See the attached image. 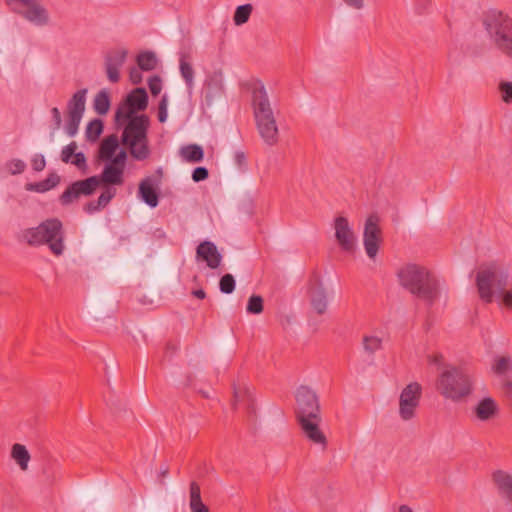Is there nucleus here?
<instances>
[{"label":"nucleus","instance_id":"nucleus-43","mask_svg":"<svg viewBox=\"0 0 512 512\" xmlns=\"http://www.w3.org/2000/svg\"><path fill=\"white\" fill-rule=\"evenodd\" d=\"M114 195H115L114 189H108L105 192H103L98 198V201H97L98 206L100 208L105 207L109 203V201L114 197Z\"/></svg>","mask_w":512,"mask_h":512},{"label":"nucleus","instance_id":"nucleus-36","mask_svg":"<svg viewBox=\"0 0 512 512\" xmlns=\"http://www.w3.org/2000/svg\"><path fill=\"white\" fill-rule=\"evenodd\" d=\"M499 90L501 92V99L506 104L512 103V82L501 81L499 83Z\"/></svg>","mask_w":512,"mask_h":512},{"label":"nucleus","instance_id":"nucleus-41","mask_svg":"<svg viewBox=\"0 0 512 512\" xmlns=\"http://www.w3.org/2000/svg\"><path fill=\"white\" fill-rule=\"evenodd\" d=\"M76 148H77V145L76 143H70L69 145L65 146L63 149H62V152H61V158L64 162L66 163H69L74 155L76 154Z\"/></svg>","mask_w":512,"mask_h":512},{"label":"nucleus","instance_id":"nucleus-46","mask_svg":"<svg viewBox=\"0 0 512 512\" xmlns=\"http://www.w3.org/2000/svg\"><path fill=\"white\" fill-rule=\"evenodd\" d=\"M60 178L57 174H50L45 180H43L44 184L48 187V189H52L58 185Z\"/></svg>","mask_w":512,"mask_h":512},{"label":"nucleus","instance_id":"nucleus-57","mask_svg":"<svg viewBox=\"0 0 512 512\" xmlns=\"http://www.w3.org/2000/svg\"><path fill=\"white\" fill-rule=\"evenodd\" d=\"M398 512H414L408 505H401Z\"/></svg>","mask_w":512,"mask_h":512},{"label":"nucleus","instance_id":"nucleus-27","mask_svg":"<svg viewBox=\"0 0 512 512\" xmlns=\"http://www.w3.org/2000/svg\"><path fill=\"white\" fill-rule=\"evenodd\" d=\"M495 300L500 306L512 311V282H510V279L508 280L507 286H503L495 294L494 301Z\"/></svg>","mask_w":512,"mask_h":512},{"label":"nucleus","instance_id":"nucleus-50","mask_svg":"<svg viewBox=\"0 0 512 512\" xmlns=\"http://www.w3.org/2000/svg\"><path fill=\"white\" fill-rule=\"evenodd\" d=\"M347 6L361 10L364 8V0H342Z\"/></svg>","mask_w":512,"mask_h":512},{"label":"nucleus","instance_id":"nucleus-2","mask_svg":"<svg viewBox=\"0 0 512 512\" xmlns=\"http://www.w3.org/2000/svg\"><path fill=\"white\" fill-rule=\"evenodd\" d=\"M399 283L417 298L429 305L439 296V281L426 267L407 264L397 272Z\"/></svg>","mask_w":512,"mask_h":512},{"label":"nucleus","instance_id":"nucleus-9","mask_svg":"<svg viewBox=\"0 0 512 512\" xmlns=\"http://www.w3.org/2000/svg\"><path fill=\"white\" fill-rule=\"evenodd\" d=\"M87 93V89H80L76 91L68 101V121L66 131L71 137L76 135L78 132L79 125L85 112Z\"/></svg>","mask_w":512,"mask_h":512},{"label":"nucleus","instance_id":"nucleus-16","mask_svg":"<svg viewBox=\"0 0 512 512\" xmlns=\"http://www.w3.org/2000/svg\"><path fill=\"white\" fill-rule=\"evenodd\" d=\"M127 58L125 49H118L107 55L105 59V71L110 82L116 83L120 79V69Z\"/></svg>","mask_w":512,"mask_h":512},{"label":"nucleus","instance_id":"nucleus-60","mask_svg":"<svg viewBox=\"0 0 512 512\" xmlns=\"http://www.w3.org/2000/svg\"><path fill=\"white\" fill-rule=\"evenodd\" d=\"M12 448L19 449V448H25V447L21 444H15Z\"/></svg>","mask_w":512,"mask_h":512},{"label":"nucleus","instance_id":"nucleus-39","mask_svg":"<svg viewBox=\"0 0 512 512\" xmlns=\"http://www.w3.org/2000/svg\"><path fill=\"white\" fill-rule=\"evenodd\" d=\"M168 105H169V99H168V96L165 94L162 96L161 101L159 103L158 120L161 123L166 122L168 119Z\"/></svg>","mask_w":512,"mask_h":512},{"label":"nucleus","instance_id":"nucleus-5","mask_svg":"<svg viewBox=\"0 0 512 512\" xmlns=\"http://www.w3.org/2000/svg\"><path fill=\"white\" fill-rule=\"evenodd\" d=\"M21 238L29 245L47 244L55 255H62L65 249L62 223L56 218L47 219L39 225L24 229Z\"/></svg>","mask_w":512,"mask_h":512},{"label":"nucleus","instance_id":"nucleus-4","mask_svg":"<svg viewBox=\"0 0 512 512\" xmlns=\"http://www.w3.org/2000/svg\"><path fill=\"white\" fill-rule=\"evenodd\" d=\"M279 114V110L272 106L265 86L258 81V137L269 148L280 142V130L277 124Z\"/></svg>","mask_w":512,"mask_h":512},{"label":"nucleus","instance_id":"nucleus-33","mask_svg":"<svg viewBox=\"0 0 512 512\" xmlns=\"http://www.w3.org/2000/svg\"><path fill=\"white\" fill-rule=\"evenodd\" d=\"M363 348L366 353L374 354L382 348V339L374 335H366L363 337Z\"/></svg>","mask_w":512,"mask_h":512},{"label":"nucleus","instance_id":"nucleus-34","mask_svg":"<svg viewBox=\"0 0 512 512\" xmlns=\"http://www.w3.org/2000/svg\"><path fill=\"white\" fill-rule=\"evenodd\" d=\"M253 11V6L251 4L241 5L236 9L234 14V23L236 25H242L246 23Z\"/></svg>","mask_w":512,"mask_h":512},{"label":"nucleus","instance_id":"nucleus-40","mask_svg":"<svg viewBox=\"0 0 512 512\" xmlns=\"http://www.w3.org/2000/svg\"><path fill=\"white\" fill-rule=\"evenodd\" d=\"M24 169L25 163L22 160L13 159L7 163V170L13 175L22 173Z\"/></svg>","mask_w":512,"mask_h":512},{"label":"nucleus","instance_id":"nucleus-52","mask_svg":"<svg viewBox=\"0 0 512 512\" xmlns=\"http://www.w3.org/2000/svg\"><path fill=\"white\" fill-rule=\"evenodd\" d=\"M428 361L431 364L441 365L443 361L442 354H434L428 357Z\"/></svg>","mask_w":512,"mask_h":512},{"label":"nucleus","instance_id":"nucleus-22","mask_svg":"<svg viewBox=\"0 0 512 512\" xmlns=\"http://www.w3.org/2000/svg\"><path fill=\"white\" fill-rule=\"evenodd\" d=\"M189 509L190 512H210L202 500L200 486L195 481H192L189 487Z\"/></svg>","mask_w":512,"mask_h":512},{"label":"nucleus","instance_id":"nucleus-17","mask_svg":"<svg viewBox=\"0 0 512 512\" xmlns=\"http://www.w3.org/2000/svg\"><path fill=\"white\" fill-rule=\"evenodd\" d=\"M224 89V77L221 70H215L209 73L203 83V90L206 100L211 103L219 97Z\"/></svg>","mask_w":512,"mask_h":512},{"label":"nucleus","instance_id":"nucleus-11","mask_svg":"<svg viewBox=\"0 0 512 512\" xmlns=\"http://www.w3.org/2000/svg\"><path fill=\"white\" fill-rule=\"evenodd\" d=\"M298 419L319 418L320 406L316 393L307 386H301L296 392Z\"/></svg>","mask_w":512,"mask_h":512},{"label":"nucleus","instance_id":"nucleus-55","mask_svg":"<svg viewBox=\"0 0 512 512\" xmlns=\"http://www.w3.org/2000/svg\"><path fill=\"white\" fill-rule=\"evenodd\" d=\"M86 211L89 212V213H92L94 211H97L98 209H100V207L98 206V203H90L86 206Z\"/></svg>","mask_w":512,"mask_h":512},{"label":"nucleus","instance_id":"nucleus-10","mask_svg":"<svg viewBox=\"0 0 512 512\" xmlns=\"http://www.w3.org/2000/svg\"><path fill=\"white\" fill-rule=\"evenodd\" d=\"M422 387L417 382L409 383L400 393L399 415L402 420H411L420 404Z\"/></svg>","mask_w":512,"mask_h":512},{"label":"nucleus","instance_id":"nucleus-8","mask_svg":"<svg viewBox=\"0 0 512 512\" xmlns=\"http://www.w3.org/2000/svg\"><path fill=\"white\" fill-rule=\"evenodd\" d=\"M6 4L31 25L45 27L51 24L46 7L38 0H5Z\"/></svg>","mask_w":512,"mask_h":512},{"label":"nucleus","instance_id":"nucleus-29","mask_svg":"<svg viewBox=\"0 0 512 512\" xmlns=\"http://www.w3.org/2000/svg\"><path fill=\"white\" fill-rule=\"evenodd\" d=\"M492 370L499 376H504L512 370V361L509 356H501L495 359Z\"/></svg>","mask_w":512,"mask_h":512},{"label":"nucleus","instance_id":"nucleus-51","mask_svg":"<svg viewBox=\"0 0 512 512\" xmlns=\"http://www.w3.org/2000/svg\"><path fill=\"white\" fill-rule=\"evenodd\" d=\"M51 114H52V117L55 122V127L60 128L62 125V118H61L60 110L58 108L54 107L51 109Z\"/></svg>","mask_w":512,"mask_h":512},{"label":"nucleus","instance_id":"nucleus-35","mask_svg":"<svg viewBox=\"0 0 512 512\" xmlns=\"http://www.w3.org/2000/svg\"><path fill=\"white\" fill-rule=\"evenodd\" d=\"M11 458L22 470H26L30 460L28 450H11Z\"/></svg>","mask_w":512,"mask_h":512},{"label":"nucleus","instance_id":"nucleus-3","mask_svg":"<svg viewBox=\"0 0 512 512\" xmlns=\"http://www.w3.org/2000/svg\"><path fill=\"white\" fill-rule=\"evenodd\" d=\"M509 279L508 264L498 260L482 263L475 273V286L479 299L485 304H491L495 294L500 288L507 286Z\"/></svg>","mask_w":512,"mask_h":512},{"label":"nucleus","instance_id":"nucleus-15","mask_svg":"<svg viewBox=\"0 0 512 512\" xmlns=\"http://www.w3.org/2000/svg\"><path fill=\"white\" fill-rule=\"evenodd\" d=\"M197 262L205 263L210 269H217L222 262V254L211 241H203L196 250Z\"/></svg>","mask_w":512,"mask_h":512},{"label":"nucleus","instance_id":"nucleus-31","mask_svg":"<svg viewBox=\"0 0 512 512\" xmlns=\"http://www.w3.org/2000/svg\"><path fill=\"white\" fill-rule=\"evenodd\" d=\"M103 132V122L100 119L90 121L86 127L85 134L89 141L95 142Z\"/></svg>","mask_w":512,"mask_h":512},{"label":"nucleus","instance_id":"nucleus-58","mask_svg":"<svg viewBox=\"0 0 512 512\" xmlns=\"http://www.w3.org/2000/svg\"><path fill=\"white\" fill-rule=\"evenodd\" d=\"M263 311V299L258 296V314H260Z\"/></svg>","mask_w":512,"mask_h":512},{"label":"nucleus","instance_id":"nucleus-19","mask_svg":"<svg viewBox=\"0 0 512 512\" xmlns=\"http://www.w3.org/2000/svg\"><path fill=\"white\" fill-rule=\"evenodd\" d=\"M492 477L499 494L509 502H512V475L505 471L497 470L493 473Z\"/></svg>","mask_w":512,"mask_h":512},{"label":"nucleus","instance_id":"nucleus-30","mask_svg":"<svg viewBox=\"0 0 512 512\" xmlns=\"http://www.w3.org/2000/svg\"><path fill=\"white\" fill-rule=\"evenodd\" d=\"M179 68L181 76L183 77L187 87L189 89H193L195 84V73L193 66L185 59H181Z\"/></svg>","mask_w":512,"mask_h":512},{"label":"nucleus","instance_id":"nucleus-37","mask_svg":"<svg viewBox=\"0 0 512 512\" xmlns=\"http://www.w3.org/2000/svg\"><path fill=\"white\" fill-rule=\"evenodd\" d=\"M220 291L225 294H230L235 289V280L232 275L226 274L220 279Z\"/></svg>","mask_w":512,"mask_h":512},{"label":"nucleus","instance_id":"nucleus-54","mask_svg":"<svg viewBox=\"0 0 512 512\" xmlns=\"http://www.w3.org/2000/svg\"><path fill=\"white\" fill-rule=\"evenodd\" d=\"M169 473V468L167 465H161L159 468V476L165 478Z\"/></svg>","mask_w":512,"mask_h":512},{"label":"nucleus","instance_id":"nucleus-44","mask_svg":"<svg viewBox=\"0 0 512 512\" xmlns=\"http://www.w3.org/2000/svg\"><path fill=\"white\" fill-rule=\"evenodd\" d=\"M208 178V170L205 167H197L192 173V179L200 182Z\"/></svg>","mask_w":512,"mask_h":512},{"label":"nucleus","instance_id":"nucleus-7","mask_svg":"<svg viewBox=\"0 0 512 512\" xmlns=\"http://www.w3.org/2000/svg\"><path fill=\"white\" fill-rule=\"evenodd\" d=\"M483 24L493 45L512 60V19L500 11H492Z\"/></svg>","mask_w":512,"mask_h":512},{"label":"nucleus","instance_id":"nucleus-49","mask_svg":"<svg viewBox=\"0 0 512 512\" xmlns=\"http://www.w3.org/2000/svg\"><path fill=\"white\" fill-rule=\"evenodd\" d=\"M86 158L82 152L76 153L70 163L81 168L85 166Z\"/></svg>","mask_w":512,"mask_h":512},{"label":"nucleus","instance_id":"nucleus-45","mask_svg":"<svg viewBox=\"0 0 512 512\" xmlns=\"http://www.w3.org/2000/svg\"><path fill=\"white\" fill-rule=\"evenodd\" d=\"M46 166V161L43 155H35L32 159V167L35 171H42Z\"/></svg>","mask_w":512,"mask_h":512},{"label":"nucleus","instance_id":"nucleus-6","mask_svg":"<svg viewBox=\"0 0 512 512\" xmlns=\"http://www.w3.org/2000/svg\"><path fill=\"white\" fill-rule=\"evenodd\" d=\"M436 387L443 397L457 402L472 393L473 377L467 371L453 366L439 375Z\"/></svg>","mask_w":512,"mask_h":512},{"label":"nucleus","instance_id":"nucleus-48","mask_svg":"<svg viewBox=\"0 0 512 512\" xmlns=\"http://www.w3.org/2000/svg\"><path fill=\"white\" fill-rule=\"evenodd\" d=\"M140 68H133L130 71V80L133 84H139L142 82L143 76Z\"/></svg>","mask_w":512,"mask_h":512},{"label":"nucleus","instance_id":"nucleus-32","mask_svg":"<svg viewBox=\"0 0 512 512\" xmlns=\"http://www.w3.org/2000/svg\"><path fill=\"white\" fill-rule=\"evenodd\" d=\"M100 179L97 177H90L86 180L76 182V187L79 195H90L100 184Z\"/></svg>","mask_w":512,"mask_h":512},{"label":"nucleus","instance_id":"nucleus-42","mask_svg":"<svg viewBox=\"0 0 512 512\" xmlns=\"http://www.w3.org/2000/svg\"><path fill=\"white\" fill-rule=\"evenodd\" d=\"M149 89L152 95H158L162 90V80L158 76H153L148 81Z\"/></svg>","mask_w":512,"mask_h":512},{"label":"nucleus","instance_id":"nucleus-12","mask_svg":"<svg viewBox=\"0 0 512 512\" xmlns=\"http://www.w3.org/2000/svg\"><path fill=\"white\" fill-rule=\"evenodd\" d=\"M382 242V230L379 226V217L370 215L365 222L363 232V245L367 256L374 260Z\"/></svg>","mask_w":512,"mask_h":512},{"label":"nucleus","instance_id":"nucleus-20","mask_svg":"<svg viewBox=\"0 0 512 512\" xmlns=\"http://www.w3.org/2000/svg\"><path fill=\"white\" fill-rule=\"evenodd\" d=\"M474 412L479 420L488 421L498 413V405L493 398L485 397L478 402Z\"/></svg>","mask_w":512,"mask_h":512},{"label":"nucleus","instance_id":"nucleus-25","mask_svg":"<svg viewBox=\"0 0 512 512\" xmlns=\"http://www.w3.org/2000/svg\"><path fill=\"white\" fill-rule=\"evenodd\" d=\"M179 153L184 161L191 163L202 161L204 156L202 147L197 144L183 146L181 147Z\"/></svg>","mask_w":512,"mask_h":512},{"label":"nucleus","instance_id":"nucleus-28","mask_svg":"<svg viewBox=\"0 0 512 512\" xmlns=\"http://www.w3.org/2000/svg\"><path fill=\"white\" fill-rule=\"evenodd\" d=\"M157 57L152 52H143L137 58L138 66L141 70L151 71L157 66Z\"/></svg>","mask_w":512,"mask_h":512},{"label":"nucleus","instance_id":"nucleus-21","mask_svg":"<svg viewBox=\"0 0 512 512\" xmlns=\"http://www.w3.org/2000/svg\"><path fill=\"white\" fill-rule=\"evenodd\" d=\"M310 302L312 308L319 315L324 314L328 308L327 293L321 283L310 290Z\"/></svg>","mask_w":512,"mask_h":512},{"label":"nucleus","instance_id":"nucleus-24","mask_svg":"<svg viewBox=\"0 0 512 512\" xmlns=\"http://www.w3.org/2000/svg\"><path fill=\"white\" fill-rule=\"evenodd\" d=\"M124 166L125 165L106 164L102 173V181L110 184H120L122 182Z\"/></svg>","mask_w":512,"mask_h":512},{"label":"nucleus","instance_id":"nucleus-56","mask_svg":"<svg viewBox=\"0 0 512 512\" xmlns=\"http://www.w3.org/2000/svg\"><path fill=\"white\" fill-rule=\"evenodd\" d=\"M193 295L199 299L205 298V292L202 289L193 291Z\"/></svg>","mask_w":512,"mask_h":512},{"label":"nucleus","instance_id":"nucleus-1","mask_svg":"<svg viewBox=\"0 0 512 512\" xmlns=\"http://www.w3.org/2000/svg\"><path fill=\"white\" fill-rule=\"evenodd\" d=\"M148 106V95L144 88L132 90L116 109L115 125L121 132V142L136 160L150 156L148 129L150 119L139 112Z\"/></svg>","mask_w":512,"mask_h":512},{"label":"nucleus","instance_id":"nucleus-38","mask_svg":"<svg viewBox=\"0 0 512 512\" xmlns=\"http://www.w3.org/2000/svg\"><path fill=\"white\" fill-rule=\"evenodd\" d=\"M79 193L76 187V183L71 185L61 196V202L64 205H68L72 203L74 200H76L79 197Z\"/></svg>","mask_w":512,"mask_h":512},{"label":"nucleus","instance_id":"nucleus-47","mask_svg":"<svg viewBox=\"0 0 512 512\" xmlns=\"http://www.w3.org/2000/svg\"><path fill=\"white\" fill-rule=\"evenodd\" d=\"M27 190L36 191L39 193L49 191L48 187L44 184L43 181L27 185Z\"/></svg>","mask_w":512,"mask_h":512},{"label":"nucleus","instance_id":"nucleus-59","mask_svg":"<svg viewBox=\"0 0 512 512\" xmlns=\"http://www.w3.org/2000/svg\"><path fill=\"white\" fill-rule=\"evenodd\" d=\"M505 388L508 393L512 394V382H507Z\"/></svg>","mask_w":512,"mask_h":512},{"label":"nucleus","instance_id":"nucleus-53","mask_svg":"<svg viewBox=\"0 0 512 512\" xmlns=\"http://www.w3.org/2000/svg\"><path fill=\"white\" fill-rule=\"evenodd\" d=\"M247 310L250 313H256V295H251L249 298Z\"/></svg>","mask_w":512,"mask_h":512},{"label":"nucleus","instance_id":"nucleus-23","mask_svg":"<svg viewBox=\"0 0 512 512\" xmlns=\"http://www.w3.org/2000/svg\"><path fill=\"white\" fill-rule=\"evenodd\" d=\"M139 193L141 195L142 200L149 205L150 207L154 208L158 204V195L156 193V190L153 186V183L150 179H146L141 182L139 186Z\"/></svg>","mask_w":512,"mask_h":512},{"label":"nucleus","instance_id":"nucleus-18","mask_svg":"<svg viewBox=\"0 0 512 512\" xmlns=\"http://www.w3.org/2000/svg\"><path fill=\"white\" fill-rule=\"evenodd\" d=\"M319 418L300 420L301 428L305 436L316 445L326 446V437L318 427Z\"/></svg>","mask_w":512,"mask_h":512},{"label":"nucleus","instance_id":"nucleus-13","mask_svg":"<svg viewBox=\"0 0 512 512\" xmlns=\"http://www.w3.org/2000/svg\"><path fill=\"white\" fill-rule=\"evenodd\" d=\"M99 158L106 164L125 165L127 153L120 147L118 138L110 135L101 142Z\"/></svg>","mask_w":512,"mask_h":512},{"label":"nucleus","instance_id":"nucleus-26","mask_svg":"<svg viewBox=\"0 0 512 512\" xmlns=\"http://www.w3.org/2000/svg\"><path fill=\"white\" fill-rule=\"evenodd\" d=\"M110 96L106 89L99 91L93 100V108L99 115H105L110 109Z\"/></svg>","mask_w":512,"mask_h":512},{"label":"nucleus","instance_id":"nucleus-14","mask_svg":"<svg viewBox=\"0 0 512 512\" xmlns=\"http://www.w3.org/2000/svg\"><path fill=\"white\" fill-rule=\"evenodd\" d=\"M335 238L342 250L352 252L355 249L356 237L348 219L338 216L334 220Z\"/></svg>","mask_w":512,"mask_h":512}]
</instances>
